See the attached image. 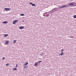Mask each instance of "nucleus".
<instances>
[{
    "instance_id": "obj_1",
    "label": "nucleus",
    "mask_w": 76,
    "mask_h": 76,
    "mask_svg": "<svg viewBox=\"0 0 76 76\" xmlns=\"http://www.w3.org/2000/svg\"><path fill=\"white\" fill-rule=\"evenodd\" d=\"M18 22V20H14L12 22V23L14 25H15L16 24V23H17Z\"/></svg>"
},
{
    "instance_id": "obj_2",
    "label": "nucleus",
    "mask_w": 76,
    "mask_h": 76,
    "mask_svg": "<svg viewBox=\"0 0 76 76\" xmlns=\"http://www.w3.org/2000/svg\"><path fill=\"white\" fill-rule=\"evenodd\" d=\"M4 10H5L10 11V10H11V8H6L4 9Z\"/></svg>"
},
{
    "instance_id": "obj_3",
    "label": "nucleus",
    "mask_w": 76,
    "mask_h": 76,
    "mask_svg": "<svg viewBox=\"0 0 76 76\" xmlns=\"http://www.w3.org/2000/svg\"><path fill=\"white\" fill-rule=\"evenodd\" d=\"M74 4V2H73V3H71L70 4H69V6H73V5H74V4Z\"/></svg>"
},
{
    "instance_id": "obj_4",
    "label": "nucleus",
    "mask_w": 76,
    "mask_h": 76,
    "mask_svg": "<svg viewBox=\"0 0 76 76\" xmlns=\"http://www.w3.org/2000/svg\"><path fill=\"white\" fill-rule=\"evenodd\" d=\"M29 4H32V6H35V4H32V2H30L29 3Z\"/></svg>"
},
{
    "instance_id": "obj_5",
    "label": "nucleus",
    "mask_w": 76,
    "mask_h": 76,
    "mask_svg": "<svg viewBox=\"0 0 76 76\" xmlns=\"http://www.w3.org/2000/svg\"><path fill=\"white\" fill-rule=\"evenodd\" d=\"M7 36H9V34H4V37H7Z\"/></svg>"
},
{
    "instance_id": "obj_6",
    "label": "nucleus",
    "mask_w": 76,
    "mask_h": 76,
    "mask_svg": "<svg viewBox=\"0 0 76 76\" xmlns=\"http://www.w3.org/2000/svg\"><path fill=\"white\" fill-rule=\"evenodd\" d=\"M24 27H23V26L20 27L19 28L20 29H24Z\"/></svg>"
},
{
    "instance_id": "obj_7",
    "label": "nucleus",
    "mask_w": 76,
    "mask_h": 76,
    "mask_svg": "<svg viewBox=\"0 0 76 76\" xmlns=\"http://www.w3.org/2000/svg\"><path fill=\"white\" fill-rule=\"evenodd\" d=\"M9 43V41H8L7 40L5 42V44H6V45H7Z\"/></svg>"
},
{
    "instance_id": "obj_8",
    "label": "nucleus",
    "mask_w": 76,
    "mask_h": 76,
    "mask_svg": "<svg viewBox=\"0 0 76 76\" xmlns=\"http://www.w3.org/2000/svg\"><path fill=\"white\" fill-rule=\"evenodd\" d=\"M28 62H26L24 64H23V65L24 66H26V65H28Z\"/></svg>"
},
{
    "instance_id": "obj_9",
    "label": "nucleus",
    "mask_w": 76,
    "mask_h": 76,
    "mask_svg": "<svg viewBox=\"0 0 76 76\" xmlns=\"http://www.w3.org/2000/svg\"><path fill=\"white\" fill-rule=\"evenodd\" d=\"M8 23V22H7V21H4V22H2V23L6 24V23Z\"/></svg>"
},
{
    "instance_id": "obj_10",
    "label": "nucleus",
    "mask_w": 76,
    "mask_h": 76,
    "mask_svg": "<svg viewBox=\"0 0 76 76\" xmlns=\"http://www.w3.org/2000/svg\"><path fill=\"white\" fill-rule=\"evenodd\" d=\"M37 64H38V62H36L34 64V66H35V67H37Z\"/></svg>"
},
{
    "instance_id": "obj_11",
    "label": "nucleus",
    "mask_w": 76,
    "mask_h": 76,
    "mask_svg": "<svg viewBox=\"0 0 76 76\" xmlns=\"http://www.w3.org/2000/svg\"><path fill=\"white\" fill-rule=\"evenodd\" d=\"M46 15H47V12L43 14V16L45 17H46Z\"/></svg>"
},
{
    "instance_id": "obj_12",
    "label": "nucleus",
    "mask_w": 76,
    "mask_h": 76,
    "mask_svg": "<svg viewBox=\"0 0 76 76\" xmlns=\"http://www.w3.org/2000/svg\"><path fill=\"white\" fill-rule=\"evenodd\" d=\"M16 41H17V40H15L13 41V43L14 44H15L16 42Z\"/></svg>"
},
{
    "instance_id": "obj_13",
    "label": "nucleus",
    "mask_w": 76,
    "mask_h": 76,
    "mask_svg": "<svg viewBox=\"0 0 76 76\" xmlns=\"http://www.w3.org/2000/svg\"><path fill=\"white\" fill-rule=\"evenodd\" d=\"M41 56H45V53H42V54H41Z\"/></svg>"
},
{
    "instance_id": "obj_14",
    "label": "nucleus",
    "mask_w": 76,
    "mask_h": 76,
    "mask_svg": "<svg viewBox=\"0 0 76 76\" xmlns=\"http://www.w3.org/2000/svg\"><path fill=\"white\" fill-rule=\"evenodd\" d=\"M9 65V64H6V66H7V67H8Z\"/></svg>"
},
{
    "instance_id": "obj_15",
    "label": "nucleus",
    "mask_w": 76,
    "mask_h": 76,
    "mask_svg": "<svg viewBox=\"0 0 76 76\" xmlns=\"http://www.w3.org/2000/svg\"><path fill=\"white\" fill-rule=\"evenodd\" d=\"M20 16H25V15L23 14H21L20 15Z\"/></svg>"
},
{
    "instance_id": "obj_16",
    "label": "nucleus",
    "mask_w": 76,
    "mask_h": 76,
    "mask_svg": "<svg viewBox=\"0 0 76 76\" xmlns=\"http://www.w3.org/2000/svg\"><path fill=\"white\" fill-rule=\"evenodd\" d=\"M13 70H17V69L16 67H15V68H13Z\"/></svg>"
},
{
    "instance_id": "obj_17",
    "label": "nucleus",
    "mask_w": 76,
    "mask_h": 76,
    "mask_svg": "<svg viewBox=\"0 0 76 76\" xmlns=\"http://www.w3.org/2000/svg\"><path fill=\"white\" fill-rule=\"evenodd\" d=\"M74 19H76V15H74L73 17Z\"/></svg>"
},
{
    "instance_id": "obj_18",
    "label": "nucleus",
    "mask_w": 76,
    "mask_h": 76,
    "mask_svg": "<svg viewBox=\"0 0 76 76\" xmlns=\"http://www.w3.org/2000/svg\"><path fill=\"white\" fill-rule=\"evenodd\" d=\"M74 4H74V6H76V3L74 2Z\"/></svg>"
},
{
    "instance_id": "obj_19",
    "label": "nucleus",
    "mask_w": 76,
    "mask_h": 76,
    "mask_svg": "<svg viewBox=\"0 0 76 76\" xmlns=\"http://www.w3.org/2000/svg\"><path fill=\"white\" fill-rule=\"evenodd\" d=\"M64 7H66V6H62V8H64Z\"/></svg>"
},
{
    "instance_id": "obj_20",
    "label": "nucleus",
    "mask_w": 76,
    "mask_h": 76,
    "mask_svg": "<svg viewBox=\"0 0 76 76\" xmlns=\"http://www.w3.org/2000/svg\"><path fill=\"white\" fill-rule=\"evenodd\" d=\"M64 54V53L63 52H61V54H62V55H63Z\"/></svg>"
},
{
    "instance_id": "obj_21",
    "label": "nucleus",
    "mask_w": 76,
    "mask_h": 76,
    "mask_svg": "<svg viewBox=\"0 0 76 76\" xmlns=\"http://www.w3.org/2000/svg\"><path fill=\"white\" fill-rule=\"evenodd\" d=\"M61 53H63V51H64V50H63V49H62V50H61Z\"/></svg>"
},
{
    "instance_id": "obj_22",
    "label": "nucleus",
    "mask_w": 76,
    "mask_h": 76,
    "mask_svg": "<svg viewBox=\"0 0 76 76\" xmlns=\"http://www.w3.org/2000/svg\"><path fill=\"white\" fill-rule=\"evenodd\" d=\"M25 68H26V66H25L24 67L23 69V70H25Z\"/></svg>"
},
{
    "instance_id": "obj_23",
    "label": "nucleus",
    "mask_w": 76,
    "mask_h": 76,
    "mask_svg": "<svg viewBox=\"0 0 76 76\" xmlns=\"http://www.w3.org/2000/svg\"><path fill=\"white\" fill-rule=\"evenodd\" d=\"M59 9H62V7H59Z\"/></svg>"
},
{
    "instance_id": "obj_24",
    "label": "nucleus",
    "mask_w": 76,
    "mask_h": 76,
    "mask_svg": "<svg viewBox=\"0 0 76 76\" xmlns=\"http://www.w3.org/2000/svg\"><path fill=\"white\" fill-rule=\"evenodd\" d=\"M5 59V58L3 57V58H2V60H4Z\"/></svg>"
},
{
    "instance_id": "obj_25",
    "label": "nucleus",
    "mask_w": 76,
    "mask_h": 76,
    "mask_svg": "<svg viewBox=\"0 0 76 76\" xmlns=\"http://www.w3.org/2000/svg\"><path fill=\"white\" fill-rule=\"evenodd\" d=\"M18 65L16 64V68L18 67Z\"/></svg>"
},
{
    "instance_id": "obj_26",
    "label": "nucleus",
    "mask_w": 76,
    "mask_h": 76,
    "mask_svg": "<svg viewBox=\"0 0 76 76\" xmlns=\"http://www.w3.org/2000/svg\"><path fill=\"white\" fill-rule=\"evenodd\" d=\"M62 56V55L61 54V53L60 54L59 56Z\"/></svg>"
},
{
    "instance_id": "obj_27",
    "label": "nucleus",
    "mask_w": 76,
    "mask_h": 76,
    "mask_svg": "<svg viewBox=\"0 0 76 76\" xmlns=\"http://www.w3.org/2000/svg\"><path fill=\"white\" fill-rule=\"evenodd\" d=\"M46 16H47V17H48V16H49V15H46Z\"/></svg>"
},
{
    "instance_id": "obj_28",
    "label": "nucleus",
    "mask_w": 76,
    "mask_h": 76,
    "mask_svg": "<svg viewBox=\"0 0 76 76\" xmlns=\"http://www.w3.org/2000/svg\"><path fill=\"white\" fill-rule=\"evenodd\" d=\"M39 63H41V62H42V61H39Z\"/></svg>"
},
{
    "instance_id": "obj_29",
    "label": "nucleus",
    "mask_w": 76,
    "mask_h": 76,
    "mask_svg": "<svg viewBox=\"0 0 76 76\" xmlns=\"http://www.w3.org/2000/svg\"><path fill=\"white\" fill-rule=\"evenodd\" d=\"M66 6L67 7H68V5H66V6Z\"/></svg>"
},
{
    "instance_id": "obj_30",
    "label": "nucleus",
    "mask_w": 76,
    "mask_h": 76,
    "mask_svg": "<svg viewBox=\"0 0 76 76\" xmlns=\"http://www.w3.org/2000/svg\"><path fill=\"white\" fill-rule=\"evenodd\" d=\"M70 38H72V37H70Z\"/></svg>"
},
{
    "instance_id": "obj_31",
    "label": "nucleus",
    "mask_w": 76,
    "mask_h": 76,
    "mask_svg": "<svg viewBox=\"0 0 76 76\" xmlns=\"http://www.w3.org/2000/svg\"><path fill=\"white\" fill-rule=\"evenodd\" d=\"M23 22H24L23 21Z\"/></svg>"
}]
</instances>
